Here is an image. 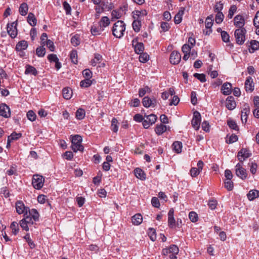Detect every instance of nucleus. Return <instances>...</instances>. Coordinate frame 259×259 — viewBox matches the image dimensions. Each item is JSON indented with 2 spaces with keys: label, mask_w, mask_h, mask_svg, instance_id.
Returning <instances> with one entry per match:
<instances>
[{
  "label": "nucleus",
  "mask_w": 259,
  "mask_h": 259,
  "mask_svg": "<svg viewBox=\"0 0 259 259\" xmlns=\"http://www.w3.org/2000/svg\"><path fill=\"white\" fill-rule=\"evenodd\" d=\"M194 76L199 80L201 82H204L206 81L205 75L203 73L199 74L198 73H195L194 74Z\"/></svg>",
  "instance_id": "obj_51"
},
{
  "label": "nucleus",
  "mask_w": 259,
  "mask_h": 259,
  "mask_svg": "<svg viewBox=\"0 0 259 259\" xmlns=\"http://www.w3.org/2000/svg\"><path fill=\"white\" fill-rule=\"evenodd\" d=\"M20 225L21 227L26 231H29V225L25 222V220L23 219L20 221Z\"/></svg>",
  "instance_id": "obj_59"
},
{
  "label": "nucleus",
  "mask_w": 259,
  "mask_h": 259,
  "mask_svg": "<svg viewBox=\"0 0 259 259\" xmlns=\"http://www.w3.org/2000/svg\"><path fill=\"white\" fill-rule=\"evenodd\" d=\"M17 23L14 22L7 25V32L12 38H15L17 35V30L16 28Z\"/></svg>",
  "instance_id": "obj_8"
},
{
  "label": "nucleus",
  "mask_w": 259,
  "mask_h": 259,
  "mask_svg": "<svg viewBox=\"0 0 259 259\" xmlns=\"http://www.w3.org/2000/svg\"><path fill=\"white\" fill-rule=\"evenodd\" d=\"M181 60V55L179 52L174 51L171 52L169 57L170 62L171 64L174 65L178 64L180 62Z\"/></svg>",
  "instance_id": "obj_9"
},
{
  "label": "nucleus",
  "mask_w": 259,
  "mask_h": 259,
  "mask_svg": "<svg viewBox=\"0 0 259 259\" xmlns=\"http://www.w3.org/2000/svg\"><path fill=\"white\" fill-rule=\"evenodd\" d=\"M145 116L147 118V119H148V123H150V124H151V125L154 124L157 119L156 116L153 114L147 116L145 115Z\"/></svg>",
  "instance_id": "obj_49"
},
{
  "label": "nucleus",
  "mask_w": 259,
  "mask_h": 259,
  "mask_svg": "<svg viewBox=\"0 0 259 259\" xmlns=\"http://www.w3.org/2000/svg\"><path fill=\"white\" fill-rule=\"evenodd\" d=\"M221 36L222 40L226 42L229 41V35L228 33L225 31H221Z\"/></svg>",
  "instance_id": "obj_60"
},
{
  "label": "nucleus",
  "mask_w": 259,
  "mask_h": 259,
  "mask_svg": "<svg viewBox=\"0 0 259 259\" xmlns=\"http://www.w3.org/2000/svg\"><path fill=\"white\" fill-rule=\"evenodd\" d=\"M173 149L177 153H180L182 152V143L181 142L175 141L172 144Z\"/></svg>",
  "instance_id": "obj_31"
},
{
  "label": "nucleus",
  "mask_w": 259,
  "mask_h": 259,
  "mask_svg": "<svg viewBox=\"0 0 259 259\" xmlns=\"http://www.w3.org/2000/svg\"><path fill=\"white\" fill-rule=\"evenodd\" d=\"M250 113V109L248 105H245L244 108L241 111V119L243 123H246L247 120L248 115Z\"/></svg>",
  "instance_id": "obj_15"
},
{
  "label": "nucleus",
  "mask_w": 259,
  "mask_h": 259,
  "mask_svg": "<svg viewBox=\"0 0 259 259\" xmlns=\"http://www.w3.org/2000/svg\"><path fill=\"white\" fill-rule=\"evenodd\" d=\"M174 210L171 208L168 213V225L170 228L175 226L176 221L174 218Z\"/></svg>",
  "instance_id": "obj_16"
},
{
  "label": "nucleus",
  "mask_w": 259,
  "mask_h": 259,
  "mask_svg": "<svg viewBox=\"0 0 259 259\" xmlns=\"http://www.w3.org/2000/svg\"><path fill=\"white\" fill-rule=\"evenodd\" d=\"M25 74H32L34 75H36L37 71L36 69L33 66L30 65H27L25 71Z\"/></svg>",
  "instance_id": "obj_36"
},
{
  "label": "nucleus",
  "mask_w": 259,
  "mask_h": 259,
  "mask_svg": "<svg viewBox=\"0 0 259 259\" xmlns=\"http://www.w3.org/2000/svg\"><path fill=\"white\" fill-rule=\"evenodd\" d=\"M235 167L236 175L242 180L246 179L247 173L246 169L242 167V163H238L236 164Z\"/></svg>",
  "instance_id": "obj_7"
},
{
  "label": "nucleus",
  "mask_w": 259,
  "mask_h": 259,
  "mask_svg": "<svg viewBox=\"0 0 259 259\" xmlns=\"http://www.w3.org/2000/svg\"><path fill=\"white\" fill-rule=\"evenodd\" d=\"M31 248L35 247V244L30 237L29 234H27L24 237Z\"/></svg>",
  "instance_id": "obj_56"
},
{
  "label": "nucleus",
  "mask_w": 259,
  "mask_h": 259,
  "mask_svg": "<svg viewBox=\"0 0 259 259\" xmlns=\"http://www.w3.org/2000/svg\"><path fill=\"white\" fill-rule=\"evenodd\" d=\"M28 213H29L28 215L30 217L31 215V217L34 220V221H36L38 220L39 215L36 209H32L31 210H30L29 208Z\"/></svg>",
  "instance_id": "obj_28"
},
{
  "label": "nucleus",
  "mask_w": 259,
  "mask_h": 259,
  "mask_svg": "<svg viewBox=\"0 0 259 259\" xmlns=\"http://www.w3.org/2000/svg\"><path fill=\"white\" fill-rule=\"evenodd\" d=\"M223 9V5L220 2L217 3L214 6V11L217 13L220 12L222 13L221 11Z\"/></svg>",
  "instance_id": "obj_62"
},
{
  "label": "nucleus",
  "mask_w": 259,
  "mask_h": 259,
  "mask_svg": "<svg viewBox=\"0 0 259 259\" xmlns=\"http://www.w3.org/2000/svg\"><path fill=\"white\" fill-rule=\"evenodd\" d=\"M11 111L10 109L7 105L2 104L0 105V116L5 118L10 117Z\"/></svg>",
  "instance_id": "obj_11"
},
{
  "label": "nucleus",
  "mask_w": 259,
  "mask_h": 259,
  "mask_svg": "<svg viewBox=\"0 0 259 259\" xmlns=\"http://www.w3.org/2000/svg\"><path fill=\"white\" fill-rule=\"evenodd\" d=\"M71 147L74 152L81 150V136L78 135L71 136Z\"/></svg>",
  "instance_id": "obj_2"
},
{
  "label": "nucleus",
  "mask_w": 259,
  "mask_h": 259,
  "mask_svg": "<svg viewBox=\"0 0 259 259\" xmlns=\"http://www.w3.org/2000/svg\"><path fill=\"white\" fill-rule=\"evenodd\" d=\"M148 235L152 241H154L156 239L155 230L153 228H149Z\"/></svg>",
  "instance_id": "obj_47"
},
{
  "label": "nucleus",
  "mask_w": 259,
  "mask_h": 259,
  "mask_svg": "<svg viewBox=\"0 0 259 259\" xmlns=\"http://www.w3.org/2000/svg\"><path fill=\"white\" fill-rule=\"evenodd\" d=\"M28 47L27 42L25 40L19 41L16 46V50L18 51L25 50Z\"/></svg>",
  "instance_id": "obj_23"
},
{
  "label": "nucleus",
  "mask_w": 259,
  "mask_h": 259,
  "mask_svg": "<svg viewBox=\"0 0 259 259\" xmlns=\"http://www.w3.org/2000/svg\"><path fill=\"white\" fill-rule=\"evenodd\" d=\"M249 47L251 48V49L252 51L250 50V49H249V51L250 53H253L254 51L257 50L259 48V42L255 40H252L250 41V46Z\"/></svg>",
  "instance_id": "obj_29"
},
{
  "label": "nucleus",
  "mask_w": 259,
  "mask_h": 259,
  "mask_svg": "<svg viewBox=\"0 0 259 259\" xmlns=\"http://www.w3.org/2000/svg\"><path fill=\"white\" fill-rule=\"evenodd\" d=\"M166 130L165 125L162 124L157 125L155 128V132L157 134L160 135L163 133Z\"/></svg>",
  "instance_id": "obj_38"
},
{
  "label": "nucleus",
  "mask_w": 259,
  "mask_h": 259,
  "mask_svg": "<svg viewBox=\"0 0 259 259\" xmlns=\"http://www.w3.org/2000/svg\"><path fill=\"white\" fill-rule=\"evenodd\" d=\"M224 16L222 13H218L215 16V22L217 24L221 23L224 20Z\"/></svg>",
  "instance_id": "obj_55"
},
{
  "label": "nucleus",
  "mask_w": 259,
  "mask_h": 259,
  "mask_svg": "<svg viewBox=\"0 0 259 259\" xmlns=\"http://www.w3.org/2000/svg\"><path fill=\"white\" fill-rule=\"evenodd\" d=\"M189 217L192 222H196L198 221V215L194 211H191L189 214Z\"/></svg>",
  "instance_id": "obj_54"
},
{
  "label": "nucleus",
  "mask_w": 259,
  "mask_h": 259,
  "mask_svg": "<svg viewBox=\"0 0 259 259\" xmlns=\"http://www.w3.org/2000/svg\"><path fill=\"white\" fill-rule=\"evenodd\" d=\"M228 125L231 129L238 131L239 128L236 122L233 120L228 121Z\"/></svg>",
  "instance_id": "obj_58"
},
{
  "label": "nucleus",
  "mask_w": 259,
  "mask_h": 259,
  "mask_svg": "<svg viewBox=\"0 0 259 259\" xmlns=\"http://www.w3.org/2000/svg\"><path fill=\"white\" fill-rule=\"evenodd\" d=\"M246 30L244 28H238L235 31L234 35L236 41L238 45H242L245 40Z\"/></svg>",
  "instance_id": "obj_3"
},
{
  "label": "nucleus",
  "mask_w": 259,
  "mask_h": 259,
  "mask_svg": "<svg viewBox=\"0 0 259 259\" xmlns=\"http://www.w3.org/2000/svg\"><path fill=\"white\" fill-rule=\"evenodd\" d=\"M102 59V56L99 54H95L94 59L91 61V64L93 66H95L97 64L100 63Z\"/></svg>",
  "instance_id": "obj_33"
},
{
  "label": "nucleus",
  "mask_w": 259,
  "mask_h": 259,
  "mask_svg": "<svg viewBox=\"0 0 259 259\" xmlns=\"http://www.w3.org/2000/svg\"><path fill=\"white\" fill-rule=\"evenodd\" d=\"M253 24L255 27H259V11L256 13L254 17Z\"/></svg>",
  "instance_id": "obj_64"
},
{
  "label": "nucleus",
  "mask_w": 259,
  "mask_h": 259,
  "mask_svg": "<svg viewBox=\"0 0 259 259\" xmlns=\"http://www.w3.org/2000/svg\"><path fill=\"white\" fill-rule=\"evenodd\" d=\"M110 20L107 17H103L99 22V25L104 30V28L110 24Z\"/></svg>",
  "instance_id": "obj_22"
},
{
  "label": "nucleus",
  "mask_w": 259,
  "mask_h": 259,
  "mask_svg": "<svg viewBox=\"0 0 259 259\" xmlns=\"http://www.w3.org/2000/svg\"><path fill=\"white\" fill-rule=\"evenodd\" d=\"M16 209L17 212L20 214L24 213V216H25L28 213L29 207H26L22 201H18L16 203Z\"/></svg>",
  "instance_id": "obj_5"
},
{
  "label": "nucleus",
  "mask_w": 259,
  "mask_h": 259,
  "mask_svg": "<svg viewBox=\"0 0 259 259\" xmlns=\"http://www.w3.org/2000/svg\"><path fill=\"white\" fill-rule=\"evenodd\" d=\"M201 121V115L199 112L195 111L193 113V117L191 121L192 125L196 130L199 128Z\"/></svg>",
  "instance_id": "obj_6"
},
{
  "label": "nucleus",
  "mask_w": 259,
  "mask_h": 259,
  "mask_svg": "<svg viewBox=\"0 0 259 259\" xmlns=\"http://www.w3.org/2000/svg\"><path fill=\"white\" fill-rule=\"evenodd\" d=\"M234 25L238 28H244L245 24V20L243 17L241 15H236L234 18Z\"/></svg>",
  "instance_id": "obj_12"
},
{
  "label": "nucleus",
  "mask_w": 259,
  "mask_h": 259,
  "mask_svg": "<svg viewBox=\"0 0 259 259\" xmlns=\"http://www.w3.org/2000/svg\"><path fill=\"white\" fill-rule=\"evenodd\" d=\"M70 58L71 62L75 64L78 62L77 54L76 50H72L70 54Z\"/></svg>",
  "instance_id": "obj_42"
},
{
  "label": "nucleus",
  "mask_w": 259,
  "mask_h": 259,
  "mask_svg": "<svg viewBox=\"0 0 259 259\" xmlns=\"http://www.w3.org/2000/svg\"><path fill=\"white\" fill-rule=\"evenodd\" d=\"M179 248L176 245H171L168 248H164L162 250V254L167 255L168 253L177 254L179 253Z\"/></svg>",
  "instance_id": "obj_13"
},
{
  "label": "nucleus",
  "mask_w": 259,
  "mask_h": 259,
  "mask_svg": "<svg viewBox=\"0 0 259 259\" xmlns=\"http://www.w3.org/2000/svg\"><path fill=\"white\" fill-rule=\"evenodd\" d=\"M251 156V153H249V151L246 149H242L238 153V158L240 162L243 163V161L250 157Z\"/></svg>",
  "instance_id": "obj_10"
},
{
  "label": "nucleus",
  "mask_w": 259,
  "mask_h": 259,
  "mask_svg": "<svg viewBox=\"0 0 259 259\" xmlns=\"http://www.w3.org/2000/svg\"><path fill=\"white\" fill-rule=\"evenodd\" d=\"M12 230V233L14 235H16L19 232L18 224L16 222H13L10 226Z\"/></svg>",
  "instance_id": "obj_48"
},
{
  "label": "nucleus",
  "mask_w": 259,
  "mask_h": 259,
  "mask_svg": "<svg viewBox=\"0 0 259 259\" xmlns=\"http://www.w3.org/2000/svg\"><path fill=\"white\" fill-rule=\"evenodd\" d=\"M144 50V45L142 42H137L135 46V51L137 54H140Z\"/></svg>",
  "instance_id": "obj_34"
},
{
  "label": "nucleus",
  "mask_w": 259,
  "mask_h": 259,
  "mask_svg": "<svg viewBox=\"0 0 259 259\" xmlns=\"http://www.w3.org/2000/svg\"><path fill=\"white\" fill-rule=\"evenodd\" d=\"M118 120L115 118L112 119L111 121V130L115 133H116L118 130Z\"/></svg>",
  "instance_id": "obj_44"
},
{
  "label": "nucleus",
  "mask_w": 259,
  "mask_h": 259,
  "mask_svg": "<svg viewBox=\"0 0 259 259\" xmlns=\"http://www.w3.org/2000/svg\"><path fill=\"white\" fill-rule=\"evenodd\" d=\"M237 10V7L235 5H232L231 6L229 10V14L228 15V17L229 19H231L234 13L236 12Z\"/></svg>",
  "instance_id": "obj_52"
},
{
  "label": "nucleus",
  "mask_w": 259,
  "mask_h": 259,
  "mask_svg": "<svg viewBox=\"0 0 259 259\" xmlns=\"http://www.w3.org/2000/svg\"><path fill=\"white\" fill-rule=\"evenodd\" d=\"M135 15L137 16V19L141 20V18L147 15L146 10H141V11L137 10L134 11Z\"/></svg>",
  "instance_id": "obj_41"
},
{
  "label": "nucleus",
  "mask_w": 259,
  "mask_h": 259,
  "mask_svg": "<svg viewBox=\"0 0 259 259\" xmlns=\"http://www.w3.org/2000/svg\"><path fill=\"white\" fill-rule=\"evenodd\" d=\"M200 172V171L196 167H192L190 170L191 176L192 177H196Z\"/></svg>",
  "instance_id": "obj_61"
},
{
  "label": "nucleus",
  "mask_w": 259,
  "mask_h": 259,
  "mask_svg": "<svg viewBox=\"0 0 259 259\" xmlns=\"http://www.w3.org/2000/svg\"><path fill=\"white\" fill-rule=\"evenodd\" d=\"M28 10V5L26 3H22L19 7V13L22 16H25Z\"/></svg>",
  "instance_id": "obj_30"
},
{
  "label": "nucleus",
  "mask_w": 259,
  "mask_h": 259,
  "mask_svg": "<svg viewBox=\"0 0 259 259\" xmlns=\"http://www.w3.org/2000/svg\"><path fill=\"white\" fill-rule=\"evenodd\" d=\"M104 29L99 26L98 27L95 26L92 27L91 29V33L94 35H100Z\"/></svg>",
  "instance_id": "obj_39"
},
{
  "label": "nucleus",
  "mask_w": 259,
  "mask_h": 259,
  "mask_svg": "<svg viewBox=\"0 0 259 259\" xmlns=\"http://www.w3.org/2000/svg\"><path fill=\"white\" fill-rule=\"evenodd\" d=\"M142 103L143 106L146 108L150 106L155 107L156 105V100L155 99H151L148 97H145L143 99Z\"/></svg>",
  "instance_id": "obj_14"
},
{
  "label": "nucleus",
  "mask_w": 259,
  "mask_h": 259,
  "mask_svg": "<svg viewBox=\"0 0 259 259\" xmlns=\"http://www.w3.org/2000/svg\"><path fill=\"white\" fill-rule=\"evenodd\" d=\"M191 48L189 45L185 44L182 48V51L184 54H190Z\"/></svg>",
  "instance_id": "obj_57"
},
{
  "label": "nucleus",
  "mask_w": 259,
  "mask_h": 259,
  "mask_svg": "<svg viewBox=\"0 0 259 259\" xmlns=\"http://www.w3.org/2000/svg\"><path fill=\"white\" fill-rule=\"evenodd\" d=\"M245 87L246 91L252 92L254 90V83L251 77H247L245 82Z\"/></svg>",
  "instance_id": "obj_18"
},
{
  "label": "nucleus",
  "mask_w": 259,
  "mask_h": 259,
  "mask_svg": "<svg viewBox=\"0 0 259 259\" xmlns=\"http://www.w3.org/2000/svg\"><path fill=\"white\" fill-rule=\"evenodd\" d=\"M232 84L230 83H225L222 87L221 91L225 95H229L231 93Z\"/></svg>",
  "instance_id": "obj_19"
},
{
  "label": "nucleus",
  "mask_w": 259,
  "mask_h": 259,
  "mask_svg": "<svg viewBox=\"0 0 259 259\" xmlns=\"http://www.w3.org/2000/svg\"><path fill=\"white\" fill-rule=\"evenodd\" d=\"M213 15L208 16L205 20V27L207 29H210L213 25Z\"/></svg>",
  "instance_id": "obj_37"
},
{
  "label": "nucleus",
  "mask_w": 259,
  "mask_h": 259,
  "mask_svg": "<svg viewBox=\"0 0 259 259\" xmlns=\"http://www.w3.org/2000/svg\"><path fill=\"white\" fill-rule=\"evenodd\" d=\"M27 22L32 26H34L36 24L37 20L34 15L32 13H29L27 17Z\"/></svg>",
  "instance_id": "obj_27"
},
{
  "label": "nucleus",
  "mask_w": 259,
  "mask_h": 259,
  "mask_svg": "<svg viewBox=\"0 0 259 259\" xmlns=\"http://www.w3.org/2000/svg\"><path fill=\"white\" fill-rule=\"evenodd\" d=\"M63 97L66 100L70 99L72 95V91L69 88H65L62 91Z\"/></svg>",
  "instance_id": "obj_25"
},
{
  "label": "nucleus",
  "mask_w": 259,
  "mask_h": 259,
  "mask_svg": "<svg viewBox=\"0 0 259 259\" xmlns=\"http://www.w3.org/2000/svg\"><path fill=\"white\" fill-rule=\"evenodd\" d=\"M46 45L47 46V47L50 49L51 51L53 52L54 51L55 46L54 45V42L50 39L47 40Z\"/></svg>",
  "instance_id": "obj_63"
},
{
  "label": "nucleus",
  "mask_w": 259,
  "mask_h": 259,
  "mask_svg": "<svg viewBox=\"0 0 259 259\" xmlns=\"http://www.w3.org/2000/svg\"><path fill=\"white\" fill-rule=\"evenodd\" d=\"M44 178L38 175H34L33 177L32 184L36 189H40L44 185Z\"/></svg>",
  "instance_id": "obj_4"
},
{
  "label": "nucleus",
  "mask_w": 259,
  "mask_h": 259,
  "mask_svg": "<svg viewBox=\"0 0 259 259\" xmlns=\"http://www.w3.org/2000/svg\"><path fill=\"white\" fill-rule=\"evenodd\" d=\"M143 218L141 214L137 213L132 218V222L134 225H139L142 222Z\"/></svg>",
  "instance_id": "obj_21"
},
{
  "label": "nucleus",
  "mask_w": 259,
  "mask_h": 259,
  "mask_svg": "<svg viewBox=\"0 0 259 259\" xmlns=\"http://www.w3.org/2000/svg\"><path fill=\"white\" fill-rule=\"evenodd\" d=\"M139 61L142 63H145L149 59V56L146 53L140 54Z\"/></svg>",
  "instance_id": "obj_46"
},
{
  "label": "nucleus",
  "mask_w": 259,
  "mask_h": 259,
  "mask_svg": "<svg viewBox=\"0 0 259 259\" xmlns=\"http://www.w3.org/2000/svg\"><path fill=\"white\" fill-rule=\"evenodd\" d=\"M36 54L38 57L44 56L46 54V49L44 46H42L37 48L36 50Z\"/></svg>",
  "instance_id": "obj_43"
},
{
  "label": "nucleus",
  "mask_w": 259,
  "mask_h": 259,
  "mask_svg": "<svg viewBox=\"0 0 259 259\" xmlns=\"http://www.w3.org/2000/svg\"><path fill=\"white\" fill-rule=\"evenodd\" d=\"M95 82V80L92 78H84L82 80V88H88Z\"/></svg>",
  "instance_id": "obj_35"
},
{
  "label": "nucleus",
  "mask_w": 259,
  "mask_h": 259,
  "mask_svg": "<svg viewBox=\"0 0 259 259\" xmlns=\"http://www.w3.org/2000/svg\"><path fill=\"white\" fill-rule=\"evenodd\" d=\"M236 102L232 96H229L226 101V106L229 110H233L236 107Z\"/></svg>",
  "instance_id": "obj_17"
},
{
  "label": "nucleus",
  "mask_w": 259,
  "mask_h": 259,
  "mask_svg": "<svg viewBox=\"0 0 259 259\" xmlns=\"http://www.w3.org/2000/svg\"><path fill=\"white\" fill-rule=\"evenodd\" d=\"M27 117L29 120L33 121L36 119V115L32 110H29L27 113Z\"/></svg>",
  "instance_id": "obj_50"
},
{
  "label": "nucleus",
  "mask_w": 259,
  "mask_h": 259,
  "mask_svg": "<svg viewBox=\"0 0 259 259\" xmlns=\"http://www.w3.org/2000/svg\"><path fill=\"white\" fill-rule=\"evenodd\" d=\"M135 176L138 178L142 180L146 179V175L141 169L137 168L135 170Z\"/></svg>",
  "instance_id": "obj_24"
},
{
  "label": "nucleus",
  "mask_w": 259,
  "mask_h": 259,
  "mask_svg": "<svg viewBox=\"0 0 259 259\" xmlns=\"http://www.w3.org/2000/svg\"><path fill=\"white\" fill-rule=\"evenodd\" d=\"M125 30V24L122 21H117L112 28V34L117 38H121Z\"/></svg>",
  "instance_id": "obj_1"
},
{
  "label": "nucleus",
  "mask_w": 259,
  "mask_h": 259,
  "mask_svg": "<svg viewBox=\"0 0 259 259\" xmlns=\"http://www.w3.org/2000/svg\"><path fill=\"white\" fill-rule=\"evenodd\" d=\"M82 75L84 78H92V72L89 69H85L82 71Z\"/></svg>",
  "instance_id": "obj_45"
},
{
  "label": "nucleus",
  "mask_w": 259,
  "mask_h": 259,
  "mask_svg": "<svg viewBox=\"0 0 259 259\" xmlns=\"http://www.w3.org/2000/svg\"><path fill=\"white\" fill-rule=\"evenodd\" d=\"M233 183L231 180H226L225 182V187L228 190L231 191L233 188Z\"/></svg>",
  "instance_id": "obj_53"
},
{
  "label": "nucleus",
  "mask_w": 259,
  "mask_h": 259,
  "mask_svg": "<svg viewBox=\"0 0 259 259\" xmlns=\"http://www.w3.org/2000/svg\"><path fill=\"white\" fill-rule=\"evenodd\" d=\"M133 28L134 31L138 32L140 31L141 26V22L140 19L135 20L132 24Z\"/></svg>",
  "instance_id": "obj_32"
},
{
  "label": "nucleus",
  "mask_w": 259,
  "mask_h": 259,
  "mask_svg": "<svg viewBox=\"0 0 259 259\" xmlns=\"http://www.w3.org/2000/svg\"><path fill=\"white\" fill-rule=\"evenodd\" d=\"M185 8H181L178 13L175 15L174 17V21L176 24H179L181 22L182 20V16L184 14Z\"/></svg>",
  "instance_id": "obj_20"
},
{
  "label": "nucleus",
  "mask_w": 259,
  "mask_h": 259,
  "mask_svg": "<svg viewBox=\"0 0 259 259\" xmlns=\"http://www.w3.org/2000/svg\"><path fill=\"white\" fill-rule=\"evenodd\" d=\"M71 42L74 46H76L80 44V34L74 35L71 39Z\"/></svg>",
  "instance_id": "obj_40"
},
{
  "label": "nucleus",
  "mask_w": 259,
  "mask_h": 259,
  "mask_svg": "<svg viewBox=\"0 0 259 259\" xmlns=\"http://www.w3.org/2000/svg\"><path fill=\"white\" fill-rule=\"evenodd\" d=\"M247 196L249 200H253L255 198L259 197V191L256 190H250Z\"/></svg>",
  "instance_id": "obj_26"
}]
</instances>
